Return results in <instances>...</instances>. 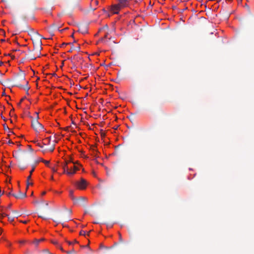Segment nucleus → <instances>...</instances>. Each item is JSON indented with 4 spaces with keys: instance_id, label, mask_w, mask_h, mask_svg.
Returning <instances> with one entry per match:
<instances>
[{
    "instance_id": "obj_1",
    "label": "nucleus",
    "mask_w": 254,
    "mask_h": 254,
    "mask_svg": "<svg viewBox=\"0 0 254 254\" xmlns=\"http://www.w3.org/2000/svg\"><path fill=\"white\" fill-rule=\"evenodd\" d=\"M13 82L12 85L13 86L18 87L26 90V94H28L30 87L28 86V82L25 80V75L23 74L18 76Z\"/></svg>"
},
{
    "instance_id": "obj_2",
    "label": "nucleus",
    "mask_w": 254,
    "mask_h": 254,
    "mask_svg": "<svg viewBox=\"0 0 254 254\" xmlns=\"http://www.w3.org/2000/svg\"><path fill=\"white\" fill-rule=\"evenodd\" d=\"M27 153L19 149L17 151L13 153V157L18 161V166L21 170H24L26 166L23 163V161L26 158Z\"/></svg>"
},
{
    "instance_id": "obj_3",
    "label": "nucleus",
    "mask_w": 254,
    "mask_h": 254,
    "mask_svg": "<svg viewBox=\"0 0 254 254\" xmlns=\"http://www.w3.org/2000/svg\"><path fill=\"white\" fill-rule=\"evenodd\" d=\"M72 163L71 161L68 160L66 161L64 164L59 165L61 166L64 170V173H66L68 175H72L75 174V171H72L70 169L71 167H69V164ZM72 163H73L72 162Z\"/></svg>"
},
{
    "instance_id": "obj_4",
    "label": "nucleus",
    "mask_w": 254,
    "mask_h": 254,
    "mask_svg": "<svg viewBox=\"0 0 254 254\" xmlns=\"http://www.w3.org/2000/svg\"><path fill=\"white\" fill-rule=\"evenodd\" d=\"M36 118L35 120H32L31 122V125L32 127L36 131H39L43 128V127L38 121L39 118L38 113L36 112Z\"/></svg>"
},
{
    "instance_id": "obj_5",
    "label": "nucleus",
    "mask_w": 254,
    "mask_h": 254,
    "mask_svg": "<svg viewBox=\"0 0 254 254\" xmlns=\"http://www.w3.org/2000/svg\"><path fill=\"white\" fill-rule=\"evenodd\" d=\"M87 185V183L86 181L83 178H81L80 181L77 182L76 183V187L78 188V189L80 190L85 189L86 188Z\"/></svg>"
},
{
    "instance_id": "obj_6",
    "label": "nucleus",
    "mask_w": 254,
    "mask_h": 254,
    "mask_svg": "<svg viewBox=\"0 0 254 254\" xmlns=\"http://www.w3.org/2000/svg\"><path fill=\"white\" fill-rule=\"evenodd\" d=\"M12 196L17 199H22L26 196V192L22 193L19 191L17 194H12Z\"/></svg>"
},
{
    "instance_id": "obj_7",
    "label": "nucleus",
    "mask_w": 254,
    "mask_h": 254,
    "mask_svg": "<svg viewBox=\"0 0 254 254\" xmlns=\"http://www.w3.org/2000/svg\"><path fill=\"white\" fill-rule=\"evenodd\" d=\"M41 45H42L41 41H38L36 43V45H34L35 49H36V50H37L38 51H40L42 49V48L41 47Z\"/></svg>"
},
{
    "instance_id": "obj_8",
    "label": "nucleus",
    "mask_w": 254,
    "mask_h": 254,
    "mask_svg": "<svg viewBox=\"0 0 254 254\" xmlns=\"http://www.w3.org/2000/svg\"><path fill=\"white\" fill-rule=\"evenodd\" d=\"M79 31L82 34H85L87 33V28L86 26L81 27L79 29Z\"/></svg>"
},
{
    "instance_id": "obj_9",
    "label": "nucleus",
    "mask_w": 254,
    "mask_h": 254,
    "mask_svg": "<svg viewBox=\"0 0 254 254\" xmlns=\"http://www.w3.org/2000/svg\"><path fill=\"white\" fill-rule=\"evenodd\" d=\"M44 240L43 239H35L34 240V241L32 242V244L36 247H37L39 243L41 241H43Z\"/></svg>"
},
{
    "instance_id": "obj_10",
    "label": "nucleus",
    "mask_w": 254,
    "mask_h": 254,
    "mask_svg": "<svg viewBox=\"0 0 254 254\" xmlns=\"http://www.w3.org/2000/svg\"><path fill=\"white\" fill-rule=\"evenodd\" d=\"M80 50V48L79 46L74 47L73 46H72L71 48V49L68 51L69 53H71L73 50H76L78 52H79Z\"/></svg>"
},
{
    "instance_id": "obj_11",
    "label": "nucleus",
    "mask_w": 254,
    "mask_h": 254,
    "mask_svg": "<svg viewBox=\"0 0 254 254\" xmlns=\"http://www.w3.org/2000/svg\"><path fill=\"white\" fill-rule=\"evenodd\" d=\"M12 212L14 214V217H15L16 218H18V217L22 215V214L17 210H12Z\"/></svg>"
},
{
    "instance_id": "obj_12",
    "label": "nucleus",
    "mask_w": 254,
    "mask_h": 254,
    "mask_svg": "<svg viewBox=\"0 0 254 254\" xmlns=\"http://www.w3.org/2000/svg\"><path fill=\"white\" fill-rule=\"evenodd\" d=\"M31 178V175H30L27 178V182H26L27 189L28 188V187H29V185H33V183L29 182V181H30Z\"/></svg>"
},
{
    "instance_id": "obj_13",
    "label": "nucleus",
    "mask_w": 254,
    "mask_h": 254,
    "mask_svg": "<svg viewBox=\"0 0 254 254\" xmlns=\"http://www.w3.org/2000/svg\"><path fill=\"white\" fill-rule=\"evenodd\" d=\"M69 167H71V169H70V170L72 171H75V173L76 172V171H77L79 169V168L78 167H77L76 166H75V165H73L72 166H69Z\"/></svg>"
},
{
    "instance_id": "obj_14",
    "label": "nucleus",
    "mask_w": 254,
    "mask_h": 254,
    "mask_svg": "<svg viewBox=\"0 0 254 254\" xmlns=\"http://www.w3.org/2000/svg\"><path fill=\"white\" fill-rule=\"evenodd\" d=\"M68 214L67 216L64 217V218L65 219H66V220L68 221V220H70V215L71 214V210L70 209H69L68 210Z\"/></svg>"
},
{
    "instance_id": "obj_15",
    "label": "nucleus",
    "mask_w": 254,
    "mask_h": 254,
    "mask_svg": "<svg viewBox=\"0 0 254 254\" xmlns=\"http://www.w3.org/2000/svg\"><path fill=\"white\" fill-rule=\"evenodd\" d=\"M81 59V57L77 55H75L73 56L72 58H71V59H73V60H76L77 61H79V60H80Z\"/></svg>"
},
{
    "instance_id": "obj_16",
    "label": "nucleus",
    "mask_w": 254,
    "mask_h": 254,
    "mask_svg": "<svg viewBox=\"0 0 254 254\" xmlns=\"http://www.w3.org/2000/svg\"><path fill=\"white\" fill-rule=\"evenodd\" d=\"M51 138V136H50V137H48L46 138L45 139V140H47L48 143H46V142H43V144L45 145H46V144H49V143H50V142Z\"/></svg>"
},
{
    "instance_id": "obj_17",
    "label": "nucleus",
    "mask_w": 254,
    "mask_h": 254,
    "mask_svg": "<svg viewBox=\"0 0 254 254\" xmlns=\"http://www.w3.org/2000/svg\"><path fill=\"white\" fill-rule=\"evenodd\" d=\"M28 58L30 60H35L36 59V58L35 57L32 56L31 54H29L28 55Z\"/></svg>"
},
{
    "instance_id": "obj_18",
    "label": "nucleus",
    "mask_w": 254,
    "mask_h": 254,
    "mask_svg": "<svg viewBox=\"0 0 254 254\" xmlns=\"http://www.w3.org/2000/svg\"><path fill=\"white\" fill-rule=\"evenodd\" d=\"M33 142L34 143H36L37 144V146H39L41 148H42L43 147V146L41 145V144L38 142V140H34L33 141Z\"/></svg>"
},
{
    "instance_id": "obj_19",
    "label": "nucleus",
    "mask_w": 254,
    "mask_h": 254,
    "mask_svg": "<svg viewBox=\"0 0 254 254\" xmlns=\"http://www.w3.org/2000/svg\"><path fill=\"white\" fill-rule=\"evenodd\" d=\"M43 254H52L51 253H50V252L48 250L46 249L43 251Z\"/></svg>"
},
{
    "instance_id": "obj_20",
    "label": "nucleus",
    "mask_w": 254,
    "mask_h": 254,
    "mask_svg": "<svg viewBox=\"0 0 254 254\" xmlns=\"http://www.w3.org/2000/svg\"><path fill=\"white\" fill-rule=\"evenodd\" d=\"M7 217H8V220L9 221L12 222L14 221V217H11V216H9V215H8Z\"/></svg>"
},
{
    "instance_id": "obj_21",
    "label": "nucleus",
    "mask_w": 254,
    "mask_h": 254,
    "mask_svg": "<svg viewBox=\"0 0 254 254\" xmlns=\"http://www.w3.org/2000/svg\"><path fill=\"white\" fill-rule=\"evenodd\" d=\"M42 162L47 166H48L50 163V161L47 160H42Z\"/></svg>"
},
{
    "instance_id": "obj_22",
    "label": "nucleus",
    "mask_w": 254,
    "mask_h": 254,
    "mask_svg": "<svg viewBox=\"0 0 254 254\" xmlns=\"http://www.w3.org/2000/svg\"><path fill=\"white\" fill-rule=\"evenodd\" d=\"M25 99V97H23V98H22V99L20 100V102L17 104V105H18V106H20V105H21V103H22V101H23Z\"/></svg>"
},
{
    "instance_id": "obj_23",
    "label": "nucleus",
    "mask_w": 254,
    "mask_h": 254,
    "mask_svg": "<svg viewBox=\"0 0 254 254\" xmlns=\"http://www.w3.org/2000/svg\"><path fill=\"white\" fill-rule=\"evenodd\" d=\"M34 170H35V166H33L32 168V169L30 171V175H32V174L33 172V171H34Z\"/></svg>"
},
{
    "instance_id": "obj_24",
    "label": "nucleus",
    "mask_w": 254,
    "mask_h": 254,
    "mask_svg": "<svg viewBox=\"0 0 254 254\" xmlns=\"http://www.w3.org/2000/svg\"><path fill=\"white\" fill-rule=\"evenodd\" d=\"M55 149V145H53L50 149L49 151L50 152H53Z\"/></svg>"
},
{
    "instance_id": "obj_25",
    "label": "nucleus",
    "mask_w": 254,
    "mask_h": 254,
    "mask_svg": "<svg viewBox=\"0 0 254 254\" xmlns=\"http://www.w3.org/2000/svg\"><path fill=\"white\" fill-rule=\"evenodd\" d=\"M86 234V232L84 231H81L79 233V235H85Z\"/></svg>"
},
{
    "instance_id": "obj_26",
    "label": "nucleus",
    "mask_w": 254,
    "mask_h": 254,
    "mask_svg": "<svg viewBox=\"0 0 254 254\" xmlns=\"http://www.w3.org/2000/svg\"><path fill=\"white\" fill-rule=\"evenodd\" d=\"M75 253V251L74 250H72L71 251H67L66 252V253L68 254H71V253Z\"/></svg>"
},
{
    "instance_id": "obj_27",
    "label": "nucleus",
    "mask_w": 254,
    "mask_h": 254,
    "mask_svg": "<svg viewBox=\"0 0 254 254\" xmlns=\"http://www.w3.org/2000/svg\"><path fill=\"white\" fill-rule=\"evenodd\" d=\"M50 167L52 169L53 172H56L57 171V169H55V168L51 167Z\"/></svg>"
},
{
    "instance_id": "obj_28",
    "label": "nucleus",
    "mask_w": 254,
    "mask_h": 254,
    "mask_svg": "<svg viewBox=\"0 0 254 254\" xmlns=\"http://www.w3.org/2000/svg\"><path fill=\"white\" fill-rule=\"evenodd\" d=\"M68 44H71V43H63L62 44L61 47H63V46H66V45H68Z\"/></svg>"
},
{
    "instance_id": "obj_29",
    "label": "nucleus",
    "mask_w": 254,
    "mask_h": 254,
    "mask_svg": "<svg viewBox=\"0 0 254 254\" xmlns=\"http://www.w3.org/2000/svg\"><path fill=\"white\" fill-rule=\"evenodd\" d=\"M57 247L59 248L62 251H64L63 248L61 246V245L60 244L58 245Z\"/></svg>"
},
{
    "instance_id": "obj_30",
    "label": "nucleus",
    "mask_w": 254,
    "mask_h": 254,
    "mask_svg": "<svg viewBox=\"0 0 254 254\" xmlns=\"http://www.w3.org/2000/svg\"><path fill=\"white\" fill-rule=\"evenodd\" d=\"M57 247L59 248L62 251H64L63 248L61 246V245L60 244L58 245Z\"/></svg>"
},
{
    "instance_id": "obj_31",
    "label": "nucleus",
    "mask_w": 254,
    "mask_h": 254,
    "mask_svg": "<svg viewBox=\"0 0 254 254\" xmlns=\"http://www.w3.org/2000/svg\"><path fill=\"white\" fill-rule=\"evenodd\" d=\"M57 247L59 248L62 251H64L63 248L61 246V245L60 244L58 245Z\"/></svg>"
},
{
    "instance_id": "obj_32",
    "label": "nucleus",
    "mask_w": 254,
    "mask_h": 254,
    "mask_svg": "<svg viewBox=\"0 0 254 254\" xmlns=\"http://www.w3.org/2000/svg\"><path fill=\"white\" fill-rule=\"evenodd\" d=\"M52 243L56 245L57 246H58V245L59 244L58 242L57 241H53Z\"/></svg>"
},
{
    "instance_id": "obj_33",
    "label": "nucleus",
    "mask_w": 254,
    "mask_h": 254,
    "mask_svg": "<svg viewBox=\"0 0 254 254\" xmlns=\"http://www.w3.org/2000/svg\"><path fill=\"white\" fill-rule=\"evenodd\" d=\"M73 193V192L72 190H70L69 195H70V197H72Z\"/></svg>"
},
{
    "instance_id": "obj_34",
    "label": "nucleus",
    "mask_w": 254,
    "mask_h": 254,
    "mask_svg": "<svg viewBox=\"0 0 254 254\" xmlns=\"http://www.w3.org/2000/svg\"><path fill=\"white\" fill-rule=\"evenodd\" d=\"M20 222L21 223H24V224H26L27 223V221H22V220H20Z\"/></svg>"
},
{
    "instance_id": "obj_35",
    "label": "nucleus",
    "mask_w": 254,
    "mask_h": 254,
    "mask_svg": "<svg viewBox=\"0 0 254 254\" xmlns=\"http://www.w3.org/2000/svg\"><path fill=\"white\" fill-rule=\"evenodd\" d=\"M8 143L9 144H13V142L11 140H9L8 141Z\"/></svg>"
},
{
    "instance_id": "obj_36",
    "label": "nucleus",
    "mask_w": 254,
    "mask_h": 254,
    "mask_svg": "<svg viewBox=\"0 0 254 254\" xmlns=\"http://www.w3.org/2000/svg\"><path fill=\"white\" fill-rule=\"evenodd\" d=\"M52 26H53V27L59 28V27L58 26H56L54 23L52 24Z\"/></svg>"
},
{
    "instance_id": "obj_37",
    "label": "nucleus",
    "mask_w": 254,
    "mask_h": 254,
    "mask_svg": "<svg viewBox=\"0 0 254 254\" xmlns=\"http://www.w3.org/2000/svg\"><path fill=\"white\" fill-rule=\"evenodd\" d=\"M12 194H13V193H12L11 192H8V193H7V195L8 196H10V195H12Z\"/></svg>"
},
{
    "instance_id": "obj_38",
    "label": "nucleus",
    "mask_w": 254,
    "mask_h": 254,
    "mask_svg": "<svg viewBox=\"0 0 254 254\" xmlns=\"http://www.w3.org/2000/svg\"><path fill=\"white\" fill-rule=\"evenodd\" d=\"M119 237H120V241L122 242L123 240H122V238L121 234H119Z\"/></svg>"
},
{
    "instance_id": "obj_39",
    "label": "nucleus",
    "mask_w": 254,
    "mask_h": 254,
    "mask_svg": "<svg viewBox=\"0 0 254 254\" xmlns=\"http://www.w3.org/2000/svg\"><path fill=\"white\" fill-rule=\"evenodd\" d=\"M81 247H82V248H84V247H88V248H89V245H87L86 246H81Z\"/></svg>"
},
{
    "instance_id": "obj_40",
    "label": "nucleus",
    "mask_w": 254,
    "mask_h": 254,
    "mask_svg": "<svg viewBox=\"0 0 254 254\" xmlns=\"http://www.w3.org/2000/svg\"><path fill=\"white\" fill-rule=\"evenodd\" d=\"M3 127H4V128L5 129H8V127L7 126H5V125H3Z\"/></svg>"
},
{
    "instance_id": "obj_41",
    "label": "nucleus",
    "mask_w": 254,
    "mask_h": 254,
    "mask_svg": "<svg viewBox=\"0 0 254 254\" xmlns=\"http://www.w3.org/2000/svg\"><path fill=\"white\" fill-rule=\"evenodd\" d=\"M107 35H107V34H106V35H105L104 37L103 38H102L101 40H102V41H103L104 38H107Z\"/></svg>"
},
{
    "instance_id": "obj_42",
    "label": "nucleus",
    "mask_w": 254,
    "mask_h": 254,
    "mask_svg": "<svg viewBox=\"0 0 254 254\" xmlns=\"http://www.w3.org/2000/svg\"><path fill=\"white\" fill-rule=\"evenodd\" d=\"M92 149L93 151H96V147L95 146H93Z\"/></svg>"
},
{
    "instance_id": "obj_43",
    "label": "nucleus",
    "mask_w": 254,
    "mask_h": 254,
    "mask_svg": "<svg viewBox=\"0 0 254 254\" xmlns=\"http://www.w3.org/2000/svg\"><path fill=\"white\" fill-rule=\"evenodd\" d=\"M39 217H40V218H43V219H46V218L44 217H43V216H40V215H39Z\"/></svg>"
},
{
    "instance_id": "obj_44",
    "label": "nucleus",
    "mask_w": 254,
    "mask_h": 254,
    "mask_svg": "<svg viewBox=\"0 0 254 254\" xmlns=\"http://www.w3.org/2000/svg\"><path fill=\"white\" fill-rule=\"evenodd\" d=\"M2 215H3V216H7V217L8 215L4 214V213H3Z\"/></svg>"
},
{
    "instance_id": "obj_45",
    "label": "nucleus",
    "mask_w": 254,
    "mask_h": 254,
    "mask_svg": "<svg viewBox=\"0 0 254 254\" xmlns=\"http://www.w3.org/2000/svg\"><path fill=\"white\" fill-rule=\"evenodd\" d=\"M101 135L102 136H104L105 135V133L104 132L102 133Z\"/></svg>"
},
{
    "instance_id": "obj_46",
    "label": "nucleus",
    "mask_w": 254,
    "mask_h": 254,
    "mask_svg": "<svg viewBox=\"0 0 254 254\" xmlns=\"http://www.w3.org/2000/svg\"><path fill=\"white\" fill-rule=\"evenodd\" d=\"M46 194V192L45 191H43L42 193V195H44Z\"/></svg>"
},
{
    "instance_id": "obj_47",
    "label": "nucleus",
    "mask_w": 254,
    "mask_h": 254,
    "mask_svg": "<svg viewBox=\"0 0 254 254\" xmlns=\"http://www.w3.org/2000/svg\"><path fill=\"white\" fill-rule=\"evenodd\" d=\"M80 199H81V200H85V197H81V198H80Z\"/></svg>"
},
{
    "instance_id": "obj_48",
    "label": "nucleus",
    "mask_w": 254,
    "mask_h": 254,
    "mask_svg": "<svg viewBox=\"0 0 254 254\" xmlns=\"http://www.w3.org/2000/svg\"><path fill=\"white\" fill-rule=\"evenodd\" d=\"M2 96H5V93L4 92H3L2 94Z\"/></svg>"
},
{
    "instance_id": "obj_49",
    "label": "nucleus",
    "mask_w": 254,
    "mask_h": 254,
    "mask_svg": "<svg viewBox=\"0 0 254 254\" xmlns=\"http://www.w3.org/2000/svg\"><path fill=\"white\" fill-rule=\"evenodd\" d=\"M17 145H18V146H20L21 145V144H20V143H19V142H18V143H17Z\"/></svg>"
},
{
    "instance_id": "obj_50",
    "label": "nucleus",
    "mask_w": 254,
    "mask_h": 254,
    "mask_svg": "<svg viewBox=\"0 0 254 254\" xmlns=\"http://www.w3.org/2000/svg\"><path fill=\"white\" fill-rule=\"evenodd\" d=\"M0 30L2 31V32L3 34H5V32H4L3 30H1V29H0Z\"/></svg>"
},
{
    "instance_id": "obj_51",
    "label": "nucleus",
    "mask_w": 254,
    "mask_h": 254,
    "mask_svg": "<svg viewBox=\"0 0 254 254\" xmlns=\"http://www.w3.org/2000/svg\"><path fill=\"white\" fill-rule=\"evenodd\" d=\"M1 41L2 42H3L5 41V40H4V39H1Z\"/></svg>"
},
{
    "instance_id": "obj_52",
    "label": "nucleus",
    "mask_w": 254,
    "mask_h": 254,
    "mask_svg": "<svg viewBox=\"0 0 254 254\" xmlns=\"http://www.w3.org/2000/svg\"><path fill=\"white\" fill-rule=\"evenodd\" d=\"M67 243H68L69 245L72 244V243H71L70 242H67Z\"/></svg>"
},
{
    "instance_id": "obj_53",
    "label": "nucleus",
    "mask_w": 254,
    "mask_h": 254,
    "mask_svg": "<svg viewBox=\"0 0 254 254\" xmlns=\"http://www.w3.org/2000/svg\"><path fill=\"white\" fill-rule=\"evenodd\" d=\"M52 75H53V76H55V75H56V74L55 73H53V74H52Z\"/></svg>"
},
{
    "instance_id": "obj_54",
    "label": "nucleus",
    "mask_w": 254,
    "mask_h": 254,
    "mask_svg": "<svg viewBox=\"0 0 254 254\" xmlns=\"http://www.w3.org/2000/svg\"><path fill=\"white\" fill-rule=\"evenodd\" d=\"M54 222H56L59 223V222H58V221H57V220H54Z\"/></svg>"
},
{
    "instance_id": "obj_55",
    "label": "nucleus",
    "mask_w": 254,
    "mask_h": 254,
    "mask_svg": "<svg viewBox=\"0 0 254 254\" xmlns=\"http://www.w3.org/2000/svg\"><path fill=\"white\" fill-rule=\"evenodd\" d=\"M117 128H118V127H114V129H117Z\"/></svg>"
},
{
    "instance_id": "obj_56",
    "label": "nucleus",
    "mask_w": 254,
    "mask_h": 254,
    "mask_svg": "<svg viewBox=\"0 0 254 254\" xmlns=\"http://www.w3.org/2000/svg\"><path fill=\"white\" fill-rule=\"evenodd\" d=\"M94 223H95V224H98V223H99V222H97V221H95V222H94Z\"/></svg>"
},
{
    "instance_id": "obj_57",
    "label": "nucleus",
    "mask_w": 254,
    "mask_h": 254,
    "mask_svg": "<svg viewBox=\"0 0 254 254\" xmlns=\"http://www.w3.org/2000/svg\"><path fill=\"white\" fill-rule=\"evenodd\" d=\"M0 65H1V64H3V63L1 62L0 63Z\"/></svg>"
},
{
    "instance_id": "obj_58",
    "label": "nucleus",
    "mask_w": 254,
    "mask_h": 254,
    "mask_svg": "<svg viewBox=\"0 0 254 254\" xmlns=\"http://www.w3.org/2000/svg\"><path fill=\"white\" fill-rule=\"evenodd\" d=\"M103 246L102 245H100V248H103Z\"/></svg>"
},
{
    "instance_id": "obj_59",
    "label": "nucleus",
    "mask_w": 254,
    "mask_h": 254,
    "mask_svg": "<svg viewBox=\"0 0 254 254\" xmlns=\"http://www.w3.org/2000/svg\"><path fill=\"white\" fill-rule=\"evenodd\" d=\"M74 243H78L77 241H76V240H74Z\"/></svg>"
},
{
    "instance_id": "obj_60",
    "label": "nucleus",
    "mask_w": 254,
    "mask_h": 254,
    "mask_svg": "<svg viewBox=\"0 0 254 254\" xmlns=\"http://www.w3.org/2000/svg\"><path fill=\"white\" fill-rule=\"evenodd\" d=\"M24 241H21L20 242L21 243H24Z\"/></svg>"
},
{
    "instance_id": "obj_61",
    "label": "nucleus",
    "mask_w": 254,
    "mask_h": 254,
    "mask_svg": "<svg viewBox=\"0 0 254 254\" xmlns=\"http://www.w3.org/2000/svg\"><path fill=\"white\" fill-rule=\"evenodd\" d=\"M90 231H89L88 234H87V235L89 236V233H90Z\"/></svg>"
},
{
    "instance_id": "obj_62",
    "label": "nucleus",
    "mask_w": 254,
    "mask_h": 254,
    "mask_svg": "<svg viewBox=\"0 0 254 254\" xmlns=\"http://www.w3.org/2000/svg\"><path fill=\"white\" fill-rule=\"evenodd\" d=\"M72 37H73V34H72L71 36Z\"/></svg>"
},
{
    "instance_id": "obj_63",
    "label": "nucleus",
    "mask_w": 254,
    "mask_h": 254,
    "mask_svg": "<svg viewBox=\"0 0 254 254\" xmlns=\"http://www.w3.org/2000/svg\"><path fill=\"white\" fill-rule=\"evenodd\" d=\"M62 66L64 65V61L63 62V63L62 64Z\"/></svg>"
},
{
    "instance_id": "obj_64",
    "label": "nucleus",
    "mask_w": 254,
    "mask_h": 254,
    "mask_svg": "<svg viewBox=\"0 0 254 254\" xmlns=\"http://www.w3.org/2000/svg\"><path fill=\"white\" fill-rule=\"evenodd\" d=\"M64 29H62V30H61V31H64Z\"/></svg>"
}]
</instances>
